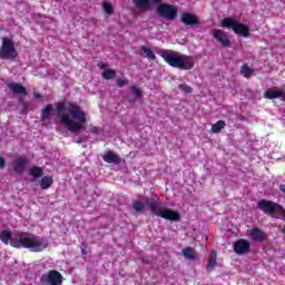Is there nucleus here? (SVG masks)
Listing matches in <instances>:
<instances>
[{"label":"nucleus","instance_id":"f257e3e1","mask_svg":"<svg viewBox=\"0 0 285 285\" xmlns=\"http://www.w3.org/2000/svg\"><path fill=\"white\" fill-rule=\"evenodd\" d=\"M0 239L6 246L10 244L12 248H28L32 253H43L49 246L47 238L39 237L29 232H20L12 238V233L4 229L0 233Z\"/></svg>","mask_w":285,"mask_h":285},{"label":"nucleus","instance_id":"f03ea898","mask_svg":"<svg viewBox=\"0 0 285 285\" xmlns=\"http://www.w3.org/2000/svg\"><path fill=\"white\" fill-rule=\"evenodd\" d=\"M56 110L58 115H62L60 121L69 132L77 135V132L83 130V126H86L88 119L86 118V111L79 105L69 102L66 108L63 102H58Z\"/></svg>","mask_w":285,"mask_h":285},{"label":"nucleus","instance_id":"7ed1b4c3","mask_svg":"<svg viewBox=\"0 0 285 285\" xmlns=\"http://www.w3.org/2000/svg\"><path fill=\"white\" fill-rule=\"evenodd\" d=\"M158 55L171 68H178V70H193L195 68V59L191 56L166 49L158 51Z\"/></svg>","mask_w":285,"mask_h":285},{"label":"nucleus","instance_id":"20e7f679","mask_svg":"<svg viewBox=\"0 0 285 285\" xmlns=\"http://www.w3.org/2000/svg\"><path fill=\"white\" fill-rule=\"evenodd\" d=\"M145 204L148 206V208H150L151 215H156V217H161L163 219H168L169 222L181 220V214L170 208L161 207L159 202L153 197L146 198Z\"/></svg>","mask_w":285,"mask_h":285},{"label":"nucleus","instance_id":"39448f33","mask_svg":"<svg viewBox=\"0 0 285 285\" xmlns=\"http://www.w3.org/2000/svg\"><path fill=\"white\" fill-rule=\"evenodd\" d=\"M222 28H227L228 30H233L235 35H238L239 37H244L245 39H248L250 37V27L247 24L242 23L239 20L235 18H224L220 21Z\"/></svg>","mask_w":285,"mask_h":285},{"label":"nucleus","instance_id":"423d86ee","mask_svg":"<svg viewBox=\"0 0 285 285\" xmlns=\"http://www.w3.org/2000/svg\"><path fill=\"white\" fill-rule=\"evenodd\" d=\"M1 41L0 59H2V61H14V59L19 57V51H17V48L14 47V41L7 37H3Z\"/></svg>","mask_w":285,"mask_h":285},{"label":"nucleus","instance_id":"0eeeda50","mask_svg":"<svg viewBox=\"0 0 285 285\" xmlns=\"http://www.w3.org/2000/svg\"><path fill=\"white\" fill-rule=\"evenodd\" d=\"M257 209L269 216L275 215V213H281V215H285V209L282 205L268 199H261L257 203Z\"/></svg>","mask_w":285,"mask_h":285},{"label":"nucleus","instance_id":"6e6552de","mask_svg":"<svg viewBox=\"0 0 285 285\" xmlns=\"http://www.w3.org/2000/svg\"><path fill=\"white\" fill-rule=\"evenodd\" d=\"M41 285H61L63 284V275L57 269H50L40 277Z\"/></svg>","mask_w":285,"mask_h":285},{"label":"nucleus","instance_id":"1a4fd4ad","mask_svg":"<svg viewBox=\"0 0 285 285\" xmlns=\"http://www.w3.org/2000/svg\"><path fill=\"white\" fill-rule=\"evenodd\" d=\"M156 12L159 17H163V19H167V21H175V19H177V9L170 3L159 4L156 8Z\"/></svg>","mask_w":285,"mask_h":285},{"label":"nucleus","instance_id":"9d476101","mask_svg":"<svg viewBox=\"0 0 285 285\" xmlns=\"http://www.w3.org/2000/svg\"><path fill=\"white\" fill-rule=\"evenodd\" d=\"M132 3L140 12H150L153 6L164 4L163 0H132Z\"/></svg>","mask_w":285,"mask_h":285},{"label":"nucleus","instance_id":"9b49d317","mask_svg":"<svg viewBox=\"0 0 285 285\" xmlns=\"http://www.w3.org/2000/svg\"><path fill=\"white\" fill-rule=\"evenodd\" d=\"M212 37H214V39H216V41H218V43L222 45L223 48H230V46H233L226 32H224L222 29H214Z\"/></svg>","mask_w":285,"mask_h":285},{"label":"nucleus","instance_id":"f8f14e48","mask_svg":"<svg viewBox=\"0 0 285 285\" xmlns=\"http://www.w3.org/2000/svg\"><path fill=\"white\" fill-rule=\"evenodd\" d=\"M250 250V243L248 240L240 238L234 244V253L236 255H246Z\"/></svg>","mask_w":285,"mask_h":285},{"label":"nucleus","instance_id":"ddd939ff","mask_svg":"<svg viewBox=\"0 0 285 285\" xmlns=\"http://www.w3.org/2000/svg\"><path fill=\"white\" fill-rule=\"evenodd\" d=\"M180 20L185 26H199V17L190 12H183Z\"/></svg>","mask_w":285,"mask_h":285},{"label":"nucleus","instance_id":"4468645a","mask_svg":"<svg viewBox=\"0 0 285 285\" xmlns=\"http://www.w3.org/2000/svg\"><path fill=\"white\" fill-rule=\"evenodd\" d=\"M249 236L253 239V242H256L258 244H262V242L266 240V232L257 227L252 228Z\"/></svg>","mask_w":285,"mask_h":285},{"label":"nucleus","instance_id":"2eb2a0df","mask_svg":"<svg viewBox=\"0 0 285 285\" xmlns=\"http://www.w3.org/2000/svg\"><path fill=\"white\" fill-rule=\"evenodd\" d=\"M26 166H28V158L19 157L13 161V170L18 175H21L26 170Z\"/></svg>","mask_w":285,"mask_h":285},{"label":"nucleus","instance_id":"dca6fc26","mask_svg":"<svg viewBox=\"0 0 285 285\" xmlns=\"http://www.w3.org/2000/svg\"><path fill=\"white\" fill-rule=\"evenodd\" d=\"M98 67L100 70H105V72L101 73L102 79L109 81V79H115V77H117V71H115V69H108V65L100 62L98 63Z\"/></svg>","mask_w":285,"mask_h":285},{"label":"nucleus","instance_id":"f3484780","mask_svg":"<svg viewBox=\"0 0 285 285\" xmlns=\"http://www.w3.org/2000/svg\"><path fill=\"white\" fill-rule=\"evenodd\" d=\"M9 90H11L14 95H28V90L26 87L21 86L19 82H10L8 85Z\"/></svg>","mask_w":285,"mask_h":285},{"label":"nucleus","instance_id":"a211bd4d","mask_svg":"<svg viewBox=\"0 0 285 285\" xmlns=\"http://www.w3.org/2000/svg\"><path fill=\"white\" fill-rule=\"evenodd\" d=\"M264 97L265 99H279L282 97L285 101V90H266Z\"/></svg>","mask_w":285,"mask_h":285},{"label":"nucleus","instance_id":"6ab92c4d","mask_svg":"<svg viewBox=\"0 0 285 285\" xmlns=\"http://www.w3.org/2000/svg\"><path fill=\"white\" fill-rule=\"evenodd\" d=\"M104 161L106 164H121V157L119 155L115 154L114 151H108L102 156Z\"/></svg>","mask_w":285,"mask_h":285},{"label":"nucleus","instance_id":"aec40b11","mask_svg":"<svg viewBox=\"0 0 285 285\" xmlns=\"http://www.w3.org/2000/svg\"><path fill=\"white\" fill-rule=\"evenodd\" d=\"M215 266H217V252L213 249L209 254L208 264L206 266L207 273H213V271H215Z\"/></svg>","mask_w":285,"mask_h":285},{"label":"nucleus","instance_id":"412c9836","mask_svg":"<svg viewBox=\"0 0 285 285\" xmlns=\"http://www.w3.org/2000/svg\"><path fill=\"white\" fill-rule=\"evenodd\" d=\"M55 110V107L52 106V104L47 105L42 110H41V115H40V120L43 121H48L50 120V117L52 116V111Z\"/></svg>","mask_w":285,"mask_h":285},{"label":"nucleus","instance_id":"4be33fe9","mask_svg":"<svg viewBox=\"0 0 285 285\" xmlns=\"http://www.w3.org/2000/svg\"><path fill=\"white\" fill-rule=\"evenodd\" d=\"M55 184V179L52 176H43L40 180V188L41 190H48Z\"/></svg>","mask_w":285,"mask_h":285},{"label":"nucleus","instance_id":"5701e85b","mask_svg":"<svg viewBox=\"0 0 285 285\" xmlns=\"http://www.w3.org/2000/svg\"><path fill=\"white\" fill-rule=\"evenodd\" d=\"M29 175L33 179H39V178L43 177V168H41L39 166H32L29 170Z\"/></svg>","mask_w":285,"mask_h":285},{"label":"nucleus","instance_id":"b1692460","mask_svg":"<svg viewBox=\"0 0 285 285\" xmlns=\"http://www.w3.org/2000/svg\"><path fill=\"white\" fill-rule=\"evenodd\" d=\"M183 256L186 259H197V252L193 247H185L183 249Z\"/></svg>","mask_w":285,"mask_h":285},{"label":"nucleus","instance_id":"393cba45","mask_svg":"<svg viewBox=\"0 0 285 285\" xmlns=\"http://www.w3.org/2000/svg\"><path fill=\"white\" fill-rule=\"evenodd\" d=\"M140 50H141V52H145V55H146L147 59H149V61H155V59H157V56L155 55L153 49H150L146 46H141Z\"/></svg>","mask_w":285,"mask_h":285},{"label":"nucleus","instance_id":"a878e982","mask_svg":"<svg viewBox=\"0 0 285 285\" xmlns=\"http://www.w3.org/2000/svg\"><path fill=\"white\" fill-rule=\"evenodd\" d=\"M226 128V121L218 120L216 124L212 126V132L215 135L219 134L220 130H224Z\"/></svg>","mask_w":285,"mask_h":285},{"label":"nucleus","instance_id":"bb28decb","mask_svg":"<svg viewBox=\"0 0 285 285\" xmlns=\"http://www.w3.org/2000/svg\"><path fill=\"white\" fill-rule=\"evenodd\" d=\"M255 70L250 69L248 65H243L240 68V75H243L246 79L250 78V75H253Z\"/></svg>","mask_w":285,"mask_h":285},{"label":"nucleus","instance_id":"cd10ccee","mask_svg":"<svg viewBox=\"0 0 285 285\" xmlns=\"http://www.w3.org/2000/svg\"><path fill=\"white\" fill-rule=\"evenodd\" d=\"M132 208L136 210V213H142V210L146 208V203L144 204L142 202L136 200L132 204Z\"/></svg>","mask_w":285,"mask_h":285},{"label":"nucleus","instance_id":"c85d7f7f","mask_svg":"<svg viewBox=\"0 0 285 285\" xmlns=\"http://www.w3.org/2000/svg\"><path fill=\"white\" fill-rule=\"evenodd\" d=\"M130 90H131V95H132V97H135V99H139L141 97V95H144L141 89L135 85L130 87Z\"/></svg>","mask_w":285,"mask_h":285},{"label":"nucleus","instance_id":"c756f323","mask_svg":"<svg viewBox=\"0 0 285 285\" xmlns=\"http://www.w3.org/2000/svg\"><path fill=\"white\" fill-rule=\"evenodd\" d=\"M102 8L106 14L110 16L115 12V8H112V4L110 2H104Z\"/></svg>","mask_w":285,"mask_h":285},{"label":"nucleus","instance_id":"7c9ffc66","mask_svg":"<svg viewBox=\"0 0 285 285\" xmlns=\"http://www.w3.org/2000/svg\"><path fill=\"white\" fill-rule=\"evenodd\" d=\"M179 90H181V92H184L185 95H191L193 92V87L186 85V83H181L178 86Z\"/></svg>","mask_w":285,"mask_h":285},{"label":"nucleus","instance_id":"2f4dec72","mask_svg":"<svg viewBox=\"0 0 285 285\" xmlns=\"http://www.w3.org/2000/svg\"><path fill=\"white\" fill-rule=\"evenodd\" d=\"M89 130H90V132H92V135H97L99 132V127L90 125Z\"/></svg>","mask_w":285,"mask_h":285},{"label":"nucleus","instance_id":"473e14b6","mask_svg":"<svg viewBox=\"0 0 285 285\" xmlns=\"http://www.w3.org/2000/svg\"><path fill=\"white\" fill-rule=\"evenodd\" d=\"M126 83V80H124L122 78H118L117 79V86L118 88H124V85Z\"/></svg>","mask_w":285,"mask_h":285},{"label":"nucleus","instance_id":"72a5a7b5","mask_svg":"<svg viewBox=\"0 0 285 285\" xmlns=\"http://www.w3.org/2000/svg\"><path fill=\"white\" fill-rule=\"evenodd\" d=\"M0 168H6V158L0 157Z\"/></svg>","mask_w":285,"mask_h":285},{"label":"nucleus","instance_id":"f704fd0d","mask_svg":"<svg viewBox=\"0 0 285 285\" xmlns=\"http://www.w3.org/2000/svg\"><path fill=\"white\" fill-rule=\"evenodd\" d=\"M141 262L142 264H150V259L148 258V256H142Z\"/></svg>","mask_w":285,"mask_h":285},{"label":"nucleus","instance_id":"c9c22d12","mask_svg":"<svg viewBox=\"0 0 285 285\" xmlns=\"http://www.w3.org/2000/svg\"><path fill=\"white\" fill-rule=\"evenodd\" d=\"M83 141H86V139H83V137H79V138L75 139V144H83Z\"/></svg>","mask_w":285,"mask_h":285},{"label":"nucleus","instance_id":"e433bc0d","mask_svg":"<svg viewBox=\"0 0 285 285\" xmlns=\"http://www.w3.org/2000/svg\"><path fill=\"white\" fill-rule=\"evenodd\" d=\"M33 97H35V99L39 100V99H41L42 96H41V94L35 91Z\"/></svg>","mask_w":285,"mask_h":285},{"label":"nucleus","instance_id":"4c0bfd02","mask_svg":"<svg viewBox=\"0 0 285 285\" xmlns=\"http://www.w3.org/2000/svg\"><path fill=\"white\" fill-rule=\"evenodd\" d=\"M278 188L285 195V184H281Z\"/></svg>","mask_w":285,"mask_h":285}]
</instances>
